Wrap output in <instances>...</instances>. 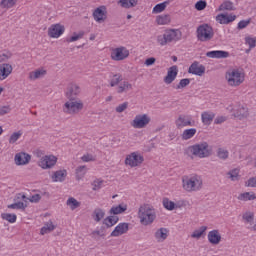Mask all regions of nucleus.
<instances>
[{
    "mask_svg": "<svg viewBox=\"0 0 256 256\" xmlns=\"http://www.w3.org/2000/svg\"><path fill=\"white\" fill-rule=\"evenodd\" d=\"M184 155H187V157H190V159H194V157H198V159L210 157L211 150L209 149V143L200 142L189 146L184 150Z\"/></svg>",
    "mask_w": 256,
    "mask_h": 256,
    "instance_id": "f257e3e1",
    "label": "nucleus"
},
{
    "mask_svg": "<svg viewBox=\"0 0 256 256\" xmlns=\"http://www.w3.org/2000/svg\"><path fill=\"white\" fill-rule=\"evenodd\" d=\"M182 189H184V191L187 193L201 191V189H203V178L197 174L183 176Z\"/></svg>",
    "mask_w": 256,
    "mask_h": 256,
    "instance_id": "f03ea898",
    "label": "nucleus"
},
{
    "mask_svg": "<svg viewBox=\"0 0 256 256\" xmlns=\"http://www.w3.org/2000/svg\"><path fill=\"white\" fill-rule=\"evenodd\" d=\"M138 219H140L141 225L147 227V225H152V223L157 219V213L155 208L149 204H143L138 210Z\"/></svg>",
    "mask_w": 256,
    "mask_h": 256,
    "instance_id": "7ed1b4c3",
    "label": "nucleus"
},
{
    "mask_svg": "<svg viewBox=\"0 0 256 256\" xmlns=\"http://www.w3.org/2000/svg\"><path fill=\"white\" fill-rule=\"evenodd\" d=\"M183 38V32L179 29H169L166 30L164 34L157 36V43L160 44L161 47H165L168 43H177V41H181Z\"/></svg>",
    "mask_w": 256,
    "mask_h": 256,
    "instance_id": "20e7f679",
    "label": "nucleus"
},
{
    "mask_svg": "<svg viewBox=\"0 0 256 256\" xmlns=\"http://www.w3.org/2000/svg\"><path fill=\"white\" fill-rule=\"evenodd\" d=\"M225 79L229 87H239L245 83V72L237 68L229 69L225 73Z\"/></svg>",
    "mask_w": 256,
    "mask_h": 256,
    "instance_id": "39448f33",
    "label": "nucleus"
},
{
    "mask_svg": "<svg viewBox=\"0 0 256 256\" xmlns=\"http://www.w3.org/2000/svg\"><path fill=\"white\" fill-rule=\"evenodd\" d=\"M196 37L198 41H201V43L211 41V39L215 37L213 27H211L209 24H201L196 30Z\"/></svg>",
    "mask_w": 256,
    "mask_h": 256,
    "instance_id": "423d86ee",
    "label": "nucleus"
},
{
    "mask_svg": "<svg viewBox=\"0 0 256 256\" xmlns=\"http://www.w3.org/2000/svg\"><path fill=\"white\" fill-rule=\"evenodd\" d=\"M83 101L81 99L69 100L63 105V112L67 115H77L83 111Z\"/></svg>",
    "mask_w": 256,
    "mask_h": 256,
    "instance_id": "0eeeda50",
    "label": "nucleus"
},
{
    "mask_svg": "<svg viewBox=\"0 0 256 256\" xmlns=\"http://www.w3.org/2000/svg\"><path fill=\"white\" fill-rule=\"evenodd\" d=\"M151 123V117L148 114H138L131 121L130 125L134 129H145Z\"/></svg>",
    "mask_w": 256,
    "mask_h": 256,
    "instance_id": "6e6552de",
    "label": "nucleus"
},
{
    "mask_svg": "<svg viewBox=\"0 0 256 256\" xmlns=\"http://www.w3.org/2000/svg\"><path fill=\"white\" fill-rule=\"evenodd\" d=\"M143 161H145L143 155H141L139 152H132L126 156L125 165H128L129 167H139Z\"/></svg>",
    "mask_w": 256,
    "mask_h": 256,
    "instance_id": "1a4fd4ad",
    "label": "nucleus"
},
{
    "mask_svg": "<svg viewBox=\"0 0 256 256\" xmlns=\"http://www.w3.org/2000/svg\"><path fill=\"white\" fill-rule=\"evenodd\" d=\"M175 125L177 129H184V127H195V120L191 115H179L178 118L175 120Z\"/></svg>",
    "mask_w": 256,
    "mask_h": 256,
    "instance_id": "9d476101",
    "label": "nucleus"
},
{
    "mask_svg": "<svg viewBox=\"0 0 256 256\" xmlns=\"http://www.w3.org/2000/svg\"><path fill=\"white\" fill-rule=\"evenodd\" d=\"M129 57V50L126 47H118L112 50L111 59L113 61H125Z\"/></svg>",
    "mask_w": 256,
    "mask_h": 256,
    "instance_id": "9b49d317",
    "label": "nucleus"
},
{
    "mask_svg": "<svg viewBox=\"0 0 256 256\" xmlns=\"http://www.w3.org/2000/svg\"><path fill=\"white\" fill-rule=\"evenodd\" d=\"M38 165L41 169H51L57 165V157L54 155H46L40 159Z\"/></svg>",
    "mask_w": 256,
    "mask_h": 256,
    "instance_id": "f8f14e48",
    "label": "nucleus"
},
{
    "mask_svg": "<svg viewBox=\"0 0 256 256\" xmlns=\"http://www.w3.org/2000/svg\"><path fill=\"white\" fill-rule=\"evenodd\" d=\"M80 93L81 87L78 84L71 83L67 88L66 97L69 101H75Z\"/></svg>",
    "mask_w": 256,
    "mask_h": 256,
    "instance_id": "ddd939ff",
    "label": "nucleus"
},
{
    "mask_svg": "<svg viewBox=\"0 0 256 256\" xmlns=\"http://www.w3.org/2000/svg\"><path fill=\"white\" fill-rule=\"evenodd\" d=\"M65 33V26L61 24H53L48 29V35L52 39H59V36Z\"/></svg>",
    "mask_w": 256,
    "mask_h": 256,
    "instance_id": "4468645a",
    "label": "nucleus"
},
{
    "mask_svg": "<svg viewBox=\"0 0 256 256\" xmlns=\"http://www.w3.org/2000/svg\"><path fill=\"white\" fill-rule=\"evenodd\" d=\"M93 18L96 23H103L107 19V7L100 6L93 12Z\"/></svg>",
    "mask_w": 256,
    "mask_h": 256,
    "instance_id": "2eb2a0df",
    "label": "nucleus"
},
{
    "mask_svg": "<svg viewBox=\"0 0 256 256\" xmlns=\"http://www.w3.org/2000/svg\"><path fill=\"white\" fill-rule=\"evenodd\" d=\"M129 231V223L122 222L119 223L115 229L111 232L110 237H121V235H125Z\"/></svg>",
    "mask_w": 256,
    "mask_h": 256,
    "instance_id": "dca6fc26",
    "label": "nucleus"
},
{
    "mask_svg": "<svg viewBox=\"0 0 256 256\" xmlns=\"http://www.w3.org/2000/svg\"><path fill=\"white\" fill-rule=\"evenodd\" d=\"M233 116L239 121H243L249 117V108L245 105H239L234 111Z\"/></svg>",
    "mask_w": 256,
    "mask_h": 256,
    "instance_id": "f3484780",
    "label": "nucleus"
},
{
    "mask_svg": "<svg viewBox=\"0 0 256 256\" xmlns=\"http://www.w3.org/2000/svg\"><path fill=\"white\" fill-rule=\"evenodd\" d=\"M179 73V69L177 65H174L168 69L167 75L164 77V83L166 85H171L175 79H177V75Z\"/></svg>",
    "mask_w": 256,
    "mask_h": 256,
    "instance_id": "a211bd4d",
    "label": "nucleus"
},
{
    "mask_svg": "<svg viewBox=\"0 0 256 256\" xmlns=\"http://www.w3.org/2000/svg\"><path fill=\"white\" fill-rule=\"evenodd\" d=\"M14 161H15V164L18 166L27 165L29 164V161H31V155L25 152L17 153L14 157Z\"/></svg>",
    "mask_w": 256,
    "mask_h": 256,
    "instance_id": "6ab92c4d",
    "label": "nucleus"
},
{
    "mask_svg": "<svg viewBox=\"0 0 256 256\" xmlns=\"http://www.w3.org/2000/svg\"><path fill=\"white\" fill-rule=\"evenodd\" d=\"M11 73H13V66L11 64H0V81H5Z\"/></svg>",
    "mask_w": 256,
    "mask_h": 256,
    "instance_id": "aec40b11",
    "label": "nucleus"
},
{
    "mask_svg": "<svg viewBox=\"0 0 256 256\" xmlns=\"http://www.w3.org/2000/svg\"><path fill=\"white\" fill-rule=\"evenodd\" d=\"M188 73L201 77L205 73V66L199 65V62H194L190 65Z\"/></svg>",
    "mask_w": 256,
    "mask_h": 256,
    "instance_id": "412c9836",
    "label": "nucleus"
},
{
    "mask_svg": "<svg viewBox=\"0 0 256 256\" xmlns=\"http://www.w3.org/2000/svg\"><path fill=\"white\" fill-rule=\"evenodd\" d=\"M206 57L210 59H227L229 52L223 50H214L206 53Z\"/></svg>",
    "mask_w": 256,
    "mask_h": 256,
    "instance_id": "4be33fe9",
    "label": "nucleus"
},
{
    "mask_svg": "<svg viewBox=\"0 0 256 256\" xmlns=\"http://www.w3.org/2000/svg\"><path fill=\"white\" fill-rule=\"evenodd\" d=\"M154 237L158 243H163L169 237V230L167 228H159L154 233Z\"/></svg>",
    "mask_w": 256,
    "mask_h": 256,
    "instance_id": "5701e85b",
    "label": "nucleus"
},
{
    "mask_svg": "<svg viewBox=\"0 0 256 256\" xmlns=\"http://www.w3.org/2000/svg\"><path fill=\"white\" fill-rule=\"evenodd\" d=\"M208 241L211 245H219L221 243V233H219V230H211L208 233Z\"/></svg>",
    "mask_w": 256,
    "mask_h": 256,
    "instance_id": "b1692460",
    "label": "nucleus"
},
{
    "mask_svg": "<svg viewBox=\"0 0 256 256\" xmlns=\"http://www.w3.org/2000/svg\"><path fill=\"white\" fill-rule=\"evenodd\" d=\"M67 178V170H58L52 175V181L54 183H63Z\"/></svg>",
    "mask_w": 256,
    "mask_h": 256,
    "instance_id": "393cba45",
    "label": "nucleus"
},
{
    "mask_svg": "<svg viewBox=\"0 0 256 256\" xmlns=\"http://www.w3.org/2000/svg\"><path fill=\"white\" fill-rule=\"evenodd\" d=\"M201 119L203 125H210L213 123V119H215V113L211 111H205L201 114Z\"/></svg>",
    "mask_w": 256,
    "mask_h": 256,
    "instance_id": "a878e982",
    "label": "nucleus"
},
{
    "mask_svg": "<svg viewBox=\"0 0 256 256\" xmlns=\"http://www.w3.org/2000/svg\"><path fill=\"white\" fill-rule=\"evenodd\" d=\"M45 75H47V70L37 69L29 73V79L31 81H36V79H41V77H45Z\"/></svg>",
    "mask_w": 256,
    "mask_h": 256,
    "instance_id": "bb28decb",
    "label": "nucleus"
},
{
    "mask_svg": "<svg viewBox=\"0 0 256 256\" xmlns=\"http://www.w3.org/2000/svg\"><path fill=\"white\" fill-rule=\"evenodd\" d=\"M133 89V85L128 81L121 82L117 87V93L121 95V93H127V91H131Z\"/></svg>",
    "mask_w": 256,
    "mask_h": 256,
    "instance_id": "cd10ccee",
    "label": "nucleus"
},
{
    "mask_svg": "<svg viewBox=\"0 0 256 256\" xmlns=\"http://www.w3.org/2000/svg\"><path fill=\"white\" fill-rule=\"evenodd\" d=\"M139 0H119L118 5L123 9H131L132 7H137Z\"/></svg>",
    "mask_w": 256,
    "mask_h": 256,
    "instance_id": "c85d7f7f",
    "label": "nucleus"
},
{
    "mask_svg": "<svg viewBox=\"0 0 256 256\" xmlns=\"http://www.w3.org/2000/svg\"><path fill=\"white\" fill-rule=\"evenodd\" d=\"M92 218L96 223H99L105 218V210L101 208H96L92 213Z\"/></svg>",
    "mask_w": 256,
    "mask_h": 256,
    "instance_id": "c756f323",
    "label": "nucleus"
},
{
    "mask_svg": "<svg viewBox=\"0 0 256 256\" xmlns=\"http://www.w3.org/2000/svg\"><path fill=\"white\" fill-rule=\"evenodd\" d=\"M55 229H56V226L53 224V221L49 220L41 228L40 233L42 235H47L48 233H51L52 231H55Z\"/></svg>",
    "mask_w": 256,
    "mask_h": 256,
    "instance_id": "7c9ffc66",
    "label": "nucleus"
},
{
    "mask_svg": "<svg viewBox=\"0 0 256 256\" xmlns=\"http://www.w3.org/2000/svg\"><path fill=\"white\" fill-rule=\"evenodd\" d=\"M242 219L246 225L252 226L255 221V213L247 211L242 215Z\"/></svg>",
    "mask_w": 256,
    "mask_h": 256,
    "instance_id": "2f4dec72",
    "label": "nucleus"
},
{
    "mask_svg": "<svg viewBox=\"0 0 256 256\" xmlns=\"http://www.w3.org/2000/svg\"><path fill=\"white\" fill-rule=\"evenodd\" d=\"M125 211H127V204H120L110 209V215H121V213H125Z\"/></svg>",
    "mask_w": 256,
    "mask_h": 256,
    "instance_id": "473e14b6",
    "label": "nucleus"
},
{
    "mask_svg": "<svg viewBox=\"0 0 256 256\" xmlns=\"http://www.w3.org/2000/svg\"><path fill=\"white\" fill-rule=\"evenodd\" d=\"M196 134H197V129L195 128L186 129L182 133V139L183 141H189V139H193V137H195Z\"/></svg>",
    "mask_w": 256,
    "mask_h": 256,
    "instance_id": "72a5a7b5",
    "label": "nucleus"
},
{
    "mask_svg": "<svg viewBox=\"0 0 256 256\" xmlns=\"http://www.w3.org/2000/svg\"><path fill=\"white\" fill-rule=\"evenodd\" d=\"M218 11H235V5L231 0H226L219 6Z\"/></svg>",
    "mask_w": 256,
    "mask_h": 256,
    "instance_id": "f704fd0d",
    "label": "nucleus"
},
{
    "mask_svg": "<svg viewBox=\"0 0 256 256\" xmlns=\"http://www.w3.org/2000/svg\"><path fill=\"white\" fill-rule=\"evenodd\" d=\"M67 207L71 209V211H75V209H79L81 207V202L77 201V199L70 197L66 201Z\"/></svg>",
    "mask_w": 256,
    "mask_h": 256,
    "instance_id": "c9c22d12",
    "label": "nucleus"
},
{
    "mask_svg": "<svg viewBox=\"0 0 256 256\" xmlns=\"http://www.w3.org/2000/svg\"><path fill=\"white\" fill-rule=\"evenodd\" d=\"M207 231V226H201L199 229H196L191 234L192 239H201L205 232Z\"/></svg>",
    "mask_w": 256,
    "mask_h": 256,
    "instance_id": "e433bc0d",
    "label": "nucleus"
},
{
    "mask_svg": "<svg viewBox=\"0 0 256 256\" xmlns=\"http://www.w3.org/2000/svg\"><path fill=\"white\" fill-rule=\"evenodd\" d=\"M239 201H255L256 195L253 192L241 193L238 196Z\"/></svg>",
    "mask_w": 256,
    "mask_h": 256,
    "instance_id": "4c0bfd02",
    "label": "nucleus"
},
{
    "mask_svg": "<svg viewBox=\"0 0 256 256\" xmlns=\"http://www.w3.org/2000/svg\"><path fill=\"white\" fill-rule=\"evenodd\" d=\"M118 222H119V217L108 216L104 219L103 224L109 228V227H113V225H117Z\"/></svg>",
    "mask_w": 256,
    "mask_h": 256,
    "instance_id": "58836bf2",
    "label": "nucleus"
},
{
    "mask_svg": "<svg viewBox=\"0 0 256 256\" xmlns=\"http://www.w3.org/2000/svg\"><path fill=\"white\" fill-rule=\"evenodd\" d=\"M239 173H240V170L238 168H234L227 172V177L228 179H230V181H239L240 179Z\"/></svg>",
    "mask_w": 256,
    "mask_h": 256,
    "instance_id": "ea45409f",
    "label": "nucleus"
},
{
    "mask_svg": "<svg viewBox=\"0 0 256 256\" xmlns=\"http://www.w3.org/2000/svg\"><path fill=\"white\" fill-rule=\"evenodd\" d=\"M156 22L158 23V25H169V23H171V16L169 15L157 16Z\"/></svg>",
    "mask_w": 256,
    "mask_h": 256,
    "instance_id": "a19ab883",
    "label": "nucleus"
},
{
    "mask_svg": "<svg viewBox=\"0 0 256 256\" xmlns=\"http://www.w3.org/2000/svg\"><path fill=\"white\" fill-rule=\"evenodd\" d=\"M87 174V167L86 166H79L76 168V179L77 181H81L83 177Z\"/></svg>",
    "mask_w": 256,
    "mask_h": 256,
    "instance_id": "79ce46f5",
    "label": "nucleus"
},
{
    "mask_svg": "<svg viewBox=\"0 0 256 256\" xmlns=\"http://www.w3.org/2000/svg\"><path fill=\"white\" fill-rule=\"evenodd\" d=\"M17 4V0H1L0 7L2 9H11L12 7H15Z\"/></svg>",
    "mask_w": 256,
    "mask_h": 256,
    "instance_id": "37998d69",
    "label": "nucleus"
},
{
    "mask_svg": "<svg viewBox=\"0 0 256 256\" xmlns=\"http://www.w3.org/2000/svg\"><path fill=\"white\" fill-rule=\"evenodd\" d=\"M168 5L169 1H164L160 4H157L156 6H154L152 13H163V10L166 9Z\"/></svg>",
    "mask_w": 256,
    "mask_h": 256,
    "instance_id": "c03bdc74",
    "label": "nucleus"
},
{
    "mask_svg": "<svg viewBox=\"0 0 256 256\" xmlns=\"http://www.w3.org/2000/svg\"><path fill=\"white\" fill-rule=\"evenodd\" d=\"M1 219L8 221V223H15L17 221V215L10 213H2Z\"/></svg>",
    "mask_w": 256,
    "mask_h": 256,
    "instance_id": "a18cd8bd",
    "label": "nucleus"
},
{
    "mask_svg": "<svg viewBox=\"0 0 256 256\" xmlns=\"http://www.w3.org/2000/svg\"><path fill=\"white\" fill-rule=\"evenodd\" d=\"M162 203L164 209H167V211H173L175 209V202L169 200V198H164Z\"/></svg>",
    "mask_w": 256,
    "mask_h": 256,
    "instance_id": "49530a36",
    "label": "nucleus"
},
{
    "mask_svg": "<svg viewBox=\"0 0 256 256\" xmlns=\"http://www.w3.org/2000/svg\"><path fill=\"white\" fill-rule=\"evenodd\" d=\"M216 153L218 159H222V161L229 159V151H227L226 149L218 148Z\"/></svg>",
    "mask_w": 256,
    "mask_h": 256,
    "instance_id": "de8ad7c7",
    "label": "nucleus"
},
{
    "mask_svg": "<svg viewBox=\"0 0 256 256\" xmlns=\"http://www.w3.org/2000/svg\"><path fill=\"white\" fill-rule=\"evenodd\" d=\"M8 209H22L25 210L27 208V204H25L24 202L21 201H17L13 204H9Z\"/></svg>",
    "mask_w": 256,
    "mask_h": 256,
    "instance_id": "09e8293b",
    "label": "nucleus"
},
{
    "mask_svg": "<svg viewBox=\"0 0 256 256\" xmlns=\"http://www.w3.org/2000/svg\"><path fill=\"white\" fill-rule=\"evenodd\" d=\"M121 81H123V76L121 74H115L110 81L111 87H116V85H120Z\"/></svg>",
    "mask_w": 256,
    "mask_h": 256,
    "instance_id": "8fccbe9b",
    "label": "nucleus"
},
{
    "mask_svg": "<svg viewBox=\"0 0 256 256\" xmlns=\"http://www.w3.org/2000/svg\"><path fill=\"white\" fill-rule=\"evenodd\" d=\"M21 135H23V132H21V131L12 133L9 138L10 145L17 143V141H19V139L21 138Z\"/></svg>",
    "mask_w": 256,
    "mask_h": 256,
    "instance_id": "3c124183",
    "label": "nucleus"
},
{
    "mask_svg": "<svg viewBox=\"0 0 256 256\" xmlns=\"http://www.w3.org/2000/svg\"><path fill=\"white\" fill-rule=\"evenodd\" d=\"M85 35L84 32L74 33L73 36H71L69 39H67V43H74V41H79V39H83V36Z\"/></svg>",
    "mask_w": 256,
    "mask_h": 256,
    "instance_id": "603ef678",
    "label": "nucleus"
},
{
    "mask_svg": "<svg viewBox=\"0 0 256 256\" xmlns=\"http://www.w3.org/2000/svg\"><path fill=\"white\" fill-rule=\"evenodd\" d=\"M245 43L246 45H249V51H251V49H255L256 47V38L248 36L245 38Z\"/></svg>",
    "mask_w": 256,
    "mask_h": 256,
    "instance_id": "864d4df0",
    "label": "nucleus"
},
{
    "mask_svg": "<svg viewBox=\"0 0 256 256\" xmlns=\"http://www.w3.org/2000/svg\"><path fill=\"white\" fill-rule=\"evenodd\" d=\"M216 21L220 23V25H228L227 14H218Z\"/></svg>",
    "mask_w": 256,
    "mask_h": 256,
    "instance_id": "5fc2aeb1",
    "label": "nucleus"
},
{
    "mask_svg": "<svg viewBox=\"0 0 256 256\" xmlns=\"http://www.w3.org/2000/svg\"><path fill=\"white\" fill-rule=\"evenodd\" d=\"M189 83H191V80L189 78L181 79L178 85L176 86V89H185V87H187Z\"/></svg>",
    "mask_w": 256,
    "mask_h": 256,
    "instance_id": "6e6d98bb",
    "label": "nucleus"
},
{
    "mask_svg": "<svg viewBox=\"0 0 256 256\" xmlns=\"http://www.w3.org/2000/svg\"><path fill=\"white\" fill-rule=\"evenodd\" d=\"M206 7H207V2L205 0H199L195 4V9L197 11H203V10H205Z\"/></svg>",
    "mask_w": 256,
    "mask_h": 256,
    "instance_id": "4d7b16f0",
    "label": "nucleus"
},
{
    "mask_svg": "<svg viewBox=\"0 0 256 256\" xmlns=\"http://www.w3.org/2000/svg\"><path fill=\"white\" fill-rule=\"evenodd\" d=\"M129 107V102H123L122 104H119L116 108L115 111L116 113H123V111H126Z\"/></svg>",
    "mask_w": 256,
    "mask_h": 256,
    "instance_id": "13d9d810",
    "label": "nucleus"
},
{
    "mask_svg": "<svg viewBox=\"0 0 256 256\" xmlns=\"http://www.w3.org/2000/svg\"><path fill=\"white\" fill-rule=\"evenodd\" d=\"M14 201L17 203V201H20L21 203H27L29 201V198L25 196L23 193H19L15 196Z\"/></svg>",
    "mask_w": 256,
    "mask_h": 256,
    "instance_id": "bf43d9fd",
    "label": "nucleus"
},
{
    "mask_svg": "<svg viewBox=\"0 0 256 256\" xmlns=\"http://www.w3.org/2000/svg\"><path fill=\"white\" fill-rule=\"evenodd\" d=\"M8 113H11V106L9 105L0 106V117H3L4 115H8Z\"/></svg>",
    "mask_w": 256,
    "mask_h": 256,
    "instance_id": "052dcab7",
    "label": "nucleus"
},
{
    "mask_svg": "<svg viewBox=\"0 0 256 256\" xmlns=\"http://www.w3.org/2000/svg\"><path fill=\"white\" fill-rule=\"evenodd\" d=\"M81 161H83V163H90L91 161H95V156H93L92 154H84L81 157Z\"/></svg>",
    "mask_w": 256,
    "mask_h": 256,
    "instance_id": "680f3d73",
    "label": "nucleus"
},
{
    "mask_svg": "<svg viewBox=\"0 0 256 256\" xmlns=\"http://www.w3.org/2000/svg\"><path fill=\"white\" fill-rule=\"evenodd\" d=\"M249 23H251V19H248V20H241V21L238 23V29H245L246 27L249 26Z\"/></svg>",
    "mask_w": 256,
    "mask_h": 256,
    "instance_id": "e2e57ef3",
    "label": "nucleus"
},
{
    "mask_svg": "<svg viewBox=\"0 0 256 256\" xmlns=\"http://www.w3.org/2000/svg\"><path fill=\"white\" fill-rule=\"evenodd\" d=\"M245 187H256V177H252L246 181Z\"/></svg>",
    "mask_w": 256,
    "mask_h": 256,
    "instance_id": "0e129e2a",
    "label": "nucleus"
},
{
    "mask_svg": "<svg viewBox=\"0 0 256 256\" xmlns=\"http://www.w3.org/2000/svg\"><path fill=\"white\" fill-rule=\"evenodd\" d=\"M225 121H227V117L218 116L215 118L214 123H215V125H221V123H225Z\"/></svg>",
    "mask_w": 256,
    "mask_h": 256,
    "instance_id": "69168bd1",
    "label": "nucleus"
},
{
    "mask_svg": "<svg viewBox=\"0 0 256 256\" xmlns=\"http://www.w3.org/2000/svg\"><path fill=\"white\" fill-rule=\"evenodd\" d=\"M29 201L31 203H39V201H41V195L39 194H34L29 198Z\"/></svg>",
    "mask_w": 256,
    "mask_h": 256,
    "instance_id": "338daca9",
    "label": "nucleus"
},
{
    "mask_svg": "<svg viewBox=\"0 0 256 256\" xmlns=\"http://www.w3.org/2000/svg\"><path fill=\"white\" fill-rule=\"evenodd\" d=\"M155 61H156V59L154 57H150L145 60V65L147 67H151V65H155Z\"/></svg>",
    "mask_w": 256,
    "mask_h": 256,
    "instance_id": "774afa93",
    "label": "nucleus"
}]
</instances>
